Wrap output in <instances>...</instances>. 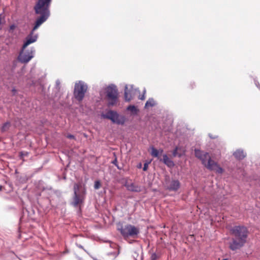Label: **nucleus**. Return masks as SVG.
<instances>
[{"instance_id":"obj_1","label":"nucleus","mask_w":260,"mask_h":260,"mask_svg":"<svg viewBox=\"0 0 260 260\" xmlns=\"http://www.w3.org/2000/svg\"><path fill=\"white\" fill-rule=\"evenodd\" d=\"M231 231L234 238L230 243V248L233 251L239 249L246 243L248 236L247 229L243 226H235Z\"/></svg>"},{"instance_id":"obj_2","label":"nucleus","mask_w":260,"mask_h":260,"mask_svg":"<svg viewBox=\"0 0 260 260\" xmlns=\"http://www.w3.org/2000/svg\"><path fill=\"white\" fill-rule=\"evenodd\" d=\"M194 153L196 156L202 161V164L208 169L211 171H215L218 174L223 173V169L211 159L208 152L199 149H195Z\"/></svg>"},{"instance_id":"obj_3","label":"nucleus","mask_w":260,"mask_h":260,"mask_svg":"<svg viewBox=\"0 0 260 260\" xmlns=\"http://www.w3.org/2000/svg\"><path fill=\"white\" fill-rule=\"evenodd\" d=\"M51 0H38L34 7L36 14L50 16L49 6Z\"/></svg>"},{"instance_id":"obj_4","label":"nucleus","mask_w":260,"mask_h":260,"mask_svg":"<svg viewBox=\"0 0 260 260\" xmlns=\"http://www.w3.org/2000/svg\"><path fill=\"white\" fill-rule=\"evenodd\" d=\"M87 89V85L84 82L79 81L75 85L74 95L75 99L79 102L83 99Z\"/></svg>"},{"instance_id":"obj_5","label":"nucleus","mask_w":260,"mask_h":260,"mask_svg":"<svg viewBox=\"0 0 260 260\" xmlns=\"http://www.w3.org/2000/svg\"><path fill=\"white\" fill-rule=\"evenodd\" d=\"M102 116L103 118L110 119L113 123L117 124L123 125L125 122V117L120 115L117 112L114 111L110 110Z\"/></svg>"},{"instance_id":"obj_6","label":"nucleus","mask_w":260,"mask_h":260,"mask_svg":"<svg viewBox=\"0 0 260 260\" xmlns=\"http://www.w3.org/2000/svg\"><path fill=\"white\" fill-rule=\"evenodd\" d=\"M120 232L124 238L132 237L135 238L140 233L139 229L131 224H126L120 230Z\"/></svg>"},{"instance_id":"obj_7","label":"nucleus","mask_w":260,"mask_h":260,"mask_svg":"<svg viewBox=\"0 0 260 260\" xmlns=\"http://www.w3.org/2000/svg\"><path fill=\"white\" fill-rule=\"evenodd\" d=\"M35 52L34 48H31L26 50L22 49L19 53L18 59L22 63H27L34 57Z\"/></svg>"},{"instance_id":"obj_8","label":"nucleus","mask_w":260,"mask_h":260,"mask_svg":"<svg viewBox=\"0 0 260 260\" xmlns=\"http://www.w3.org/2000/svg\"><path fill=\"white\" fill-rule=\"evenodd\" d=\"M137 92H139V91L134 88L133 85H126L124 90L125 100L127 102L130 101Z\"/></svg>"},{"instance_id":"obj_9","label":"nucleus","mask_w":260,"mask_h":260,"mask_svg":"<svg viewBox=\"0 0 260 260\" xmlns=\"http://www.w3.org/2000/svg\"><path fill=\"white\" fill-rule=\"evenodd\" d=\"M34 32L31 30L30 34L25 38L22 46L23 49H25L29 45L37 41L38 36L37 34H34Z\"/></svg>"},{"instance_id":"obj_10","label":"nucleus","mask_w":260,"mask_h":260,"mask_svg":"<svg viewBox=\"0 0 260 260\" xmlns=\"http://www.w3.org/2000/svg\"><path fill=\"white\" fill-rule=\"evenodd\" d=\"M180 187V183L178 180H172L166 183V187L170 191H176Z\"/></svg>"},{"instance_id":"obj_11","label":"nucleus","mask_w":260,"mask_h":260,"mask_svg":"<svg viewBox=\"0 0 260 260\" xmlns=\"http://www.w3.org/2000/svg\"><path fill=\"white\" fill-rule=\"evenodd\" d=\"M49 16L40 15L36 21L35 25L32 29V31L37 29L44 22H45L49 18Z\"/></svg>"},{"instance_id":"obj_12","label":"nucleus","mask_w":260,"mask_h":260,"mask_svg":"<svg viewBox=\"0 0 260 260\" xmlns=\"http://www.w3.org/2000/svg\"><path fill=\"white\" fill-rule=\"evenodd\" d=\"M107 95L108 98L117 96V90L114 85H111L107 88Z\"/></svg>"},{"instance_id":"obj_13","label":"nucleus","mask_w":260,"mask_h":260,"mask_svg":"<svg viewBox=\"0 0 260 260\" xmlns=\"http://www.w3.org/2000/svg\"><path fill=\"white\" fill-rule=\"evenodd\" d=\"M125 186L128 190H130L132 191L139 192L141 191L140 187L138 185H136L135 184H134L133 183H126L125 184Z\"/></svg>"},{"instance_id":"obj_14","label":"nucleus","mask_w":260,"mask_h":260,"mask_svg":"<svg viewBox=\"0 0 260 260\" xmlns=\"http://www.w3.org/2000/svg\"><path fill=\"white\" fill-rule=\"evenodd\" d=\"M160 160L162 161L169 167H173L174 166V162L168 157L166 154L163 155L162 159H160Z\"/></svg>"},{"instance_id":"obj_15","label":"nucleus","mask_w":260,"mask_h":260,"mask_svg":"<svg viewBox=\"0 0 260 260\" xmlns=\"http://www.w3.org/2000/svg\"><path fill=\"white\" fill-rule=\"evenodd\" d=\"M233 155L237 159L239 160L243 159L246 156V154H245L244 151L240 149L236 150L233 153Z\"/></svg>"},{"instance_id":"obj_16","label":"nucleus","mask_w":260,"mask_h":260,"mask_svg":"<svg viewBox=\"0 0 260 260\" xmlns=\"http://www.w3.org/2000/svg\"><path fill=\"white\" fill-rule=\"evenodd\" d=\"M181 149V147H176L175 148V149L173 150V156L175 157V156H178V157H181L182 156V155H184L185 154V150H182L181 152H178V150H180Z\"/></svg>"},{"instance_id":"obj_17","label":"nucleus","mask_w":260,"mask_h":260,"mask_svg":"<svg viewBox=\"0 0 260 260\" xmlns=\"http://www.w3.org/2000/svg\"><path fill=\"white\" fill-rule=\"evenodd\" d=\"M151 155L154 157H155L158 158L159 155L160 154H161L163 152L162 149H160L159 150H157L154 147H151Z\"/></svg>"},{"instance_id":"obj_18","label":"nucleus","mask_w":260,"mask_h":260,"mask_svg":"<svg viewBox=\"0 0 260 260\" xmlns=\"http://www.w3.org/2000/svg\"><path fill=\"white\" fill-rule=\"evenodd\" d=\"M82 202V198L77 194H74V202H73V205L74 206H77L79 204Z\"/></svg>"},{"instance_id":"obj_19","label":"nucleus","mask_w":260,"mask_h":260,"mask_svg":"<svg viewBox=\"0 0 260 260\" xmlns=\"http://www.w3.org/2000/svg\"><path fill=\"white\" fill-rule=\"evenodd\" d=\"M155 105V103L154 100L153 99H149L145 104V107L146 108H148L149 107H153Z\"/></svg>"},{"instance_id":"obj_20","label":"nucleus","mask_w":260,"mask_h":260,"mask_svg":"<svg viewBox=\"0 0 260 260\" xmlns=\"http://www.w3.org/2000/svg\"><path fill=\"white\" fill-rule=\"evenodd\" d=\"M126 109L134 114H137L138 112V109L134 105H129L127 107Z\"/></svg>"},{"instance_id":"obj_21","label":"nucleus","mask_w":260,"mask_h":260,"mask_svg":"<svg viewBox=\"0 0 260 260\" xmlns=\"http://www.w3.org/2000/svg\"><path fill=\"white\" fill-rule=\"evenodd\" d=\"M108 99L109 100V102L108 103V105L109 106H113L116 104L117 101V96L111 97Z\"/></svg>"},{"instance_id":"obj_22","label":"nucleus","mask_w":260,"mask_h":260,"mask_svg":"<svg viewBox=\"0 0 260 260\" xmlns=\"http://www.w3.org/2000/svg\"><path fill=\"white\" fill-rule=\"evenodd\" d=\"M80 187V184H75L74 186V194L78 193V191L79 190Z\"/></svg>"},{"instance_id":"obj_23","label":"nucleus","mask_w":260,"mask_h":260,"mask_svg":"<svg viewBox=\"0 0 260 260\" xmlns=\"http://www.w3.org/2000/svg\"><path fill=\"white\" fill-rule=\"evenodd\" d=\"M101 183L99 181H96L94 182V188L95 189H98L100 187Z\"/></svg>"},{"instance_id":"obj_24","label":"nucleus","mask_w":260,"mask_h":260,"mask_svg":"<svg viewBox=\"0 0 260 260\" xmlns=\"http://www.w3.org/2000/svg\"><path fill=\"white\" fill-rule=\"evenodd\" d=\"M16 28V25L15 24H12L10 26L9 31H12Z\"/></svg>"},{"instance_id":"obj_25","label":"nucleus","mask_w":260,"mask_h":260,"mask_svg":"<svg viewBox=\"0 0 260 260\" xmlns=\"http://www.w3.org/2000/svg\"><path fill=\"white\" fill-rule=\"evenodd\" d=\"M145 90H144V94L142 95H140L139 96V99L140 100H144L145 99V95H144L145 94Z\"/></svg>"},{"instance_id":"obj_26","label":"nucleus","mask_w":260,"mask_h":260,"mask_svg":"<svg viewBox=\"0 0 260 260\" xmlns=\"http://www.w3.org/2000/svg\"><path fill=\"white\" fill-rule=\"evenodd\" d=\"M147 169H148V164L145 163L144 165V167H143V171H146L147 170Z\"/></svg>"},{"instance_id":"obj_27","label":"nucleus","mask_w":260,"mask_h":260,"mask_svg":"<svg viewBox=\"0 0 260 260\" xmlns=\"http://www.w3.org/2000/svg\"><path fill=\"white\" fill-rule=\"evenodd\" d=\"M67 137L69 139H74V136L72 135H68Z\"/></svg>"},{"instance_id":"obj_28","label":"nucleus","mask_w":260,"mask_h":260,"mask_svg":"<svg viewBox=\"0 0 260 260\" xmlns=\"http://www.w3.org/2000/svg\"><path fill=\"white\" fill-rule=\"evenodd\" d=\"M12 91L14 94H15L16 92V90L15 89V88H14L12 89Z\"/></svg>"},{"instance_id":"obj_29","label":"nucleus","mask_w":260,"mask_h":260,"mask_svg":"<svg viewBox=\"0 0 260 260\" xmlns=\"http://www.w3.org/2000/svg\"><path fill=\"white\" fill-rule=\"evenodd\" d=\"M8 124V123H5L3 127V129L4 130L5 129V127L7 126V125Z\"/></svg>"},{"instance_id":"obj_30","label":"nucleus","mask_w":260,"mask_h":260,"mask_svg":"<svg viewBox=\"0 0 260 260\" xmlns=\"http://www.w3.org/2000/svg\"><path fill=\"white\" fill-rule=\"evenodd\" d=\"M255 84L257 87H259V83L257 82H255Z\"/></svg>"},{"instance_id":"obj_31","label":"nucleus","mask_w":260,"mask_h":260,"mask_svg":"<svg viewBox=\"0 0 260 260\" xmlns=\"http://www.w3.org/2000/svg\"><path fill=\"white\" fill-rule=\"evenodd\" d=\"M116 162H117V160H116V159H115L113 161V164H114L116 165Z\"/></svg>"},{"instance_id":"obj_32","label":"nucleus","mask_w":260,"mask_h":260,"mask_svg":"<svg viewBox=\"0 0 260 260\" xmlns=\"http://www.w3.org/2000/svg\"><path fill=\"white\" fill-rule=\"evenodd\" d=\"M182 150H184V149L183 148L181 147V149L180 150H178V152H181Z\"/></svg>"},{"instance_id":"obj_33","label":"nucleus","mask_w":260,"mask_h":260,"mask_svg":"<svg viewBox=\"0 0 260 260\" xmlns=\"http://www.w3.org/2000/svg\"><path fill=\"white\" fill-rule=\"evenodd\" d=\"M56 83L57 85H59L60 83H59V81L58 80H57V81H56Z\"/></svg>"},{"instance_id":"obj_34","label":"nucleus","mask_w":260,"mask_h":260,"mask_svg":"<svg viewBox=\"0 0 260 260\" xmlns=\"http://www.w3.org/2000/svg\"><path fill=\"white\" fill-rule=\"evenodd\" d=\"M3 189V186L0 185V191H2Z\"/></svg>"},{"instance_id":"obj_35","label":"nucleus","mask_w":260,"mask_h":260,"mask_svg":"<svg viewBox=\"0 0 260 260\" xmlns=\"http://www.w3.org/2000/svg\"><path fill=\"white\" fill-rule=\"evenodd\" d=\"M78 247L80 248H83V246L81 245H78Z\"/></svg>"},{"instance_id":"obj_36","label":"nucleus","mask_w":260,"mask_h":260,"mask_svg":"<svg viewBox=\"0 0 260 260\" xmlns=\"http://www.w3.org/2000/svg\"><path fill=\"white\" fill-rule=\"evenodd\" d=\"M209 137H210L211 138H212V139H214V138H215V137H212L210 135H209Z\"/></svg>"},{"instance_id":"obj_37","label":"nucleus","mask_w":260,"mask_h":260,"mask_svg":"<svg viewBox=\"0 0 260 260\" xmlns=\"http://www.w3.org/2000/svg\"><path fill=\"white\" fill-rule=\"evenodd\" d=\"M153 256H155V254H153L152 255V257H153Z\"/></svg>"},{"instance_id":"obj_38","label":"nucleus","mask_w":260,"mask_h":260,"mask_svg":"<svg viewBox=\"0 0 260 260\" xmlns=\"http://www.w3.org/2000/svg\"><path fill=\"white\" fill-rule=\"evenodd\" d=\"M222 260H228V259H222Z\"/></svg>"}]
</instances>
